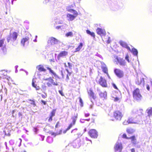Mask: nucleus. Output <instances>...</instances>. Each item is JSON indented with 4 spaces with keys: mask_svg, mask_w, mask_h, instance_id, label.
<instances>
[{
    "mask_svg": "<svg viewBox=\"0 0 152 152\" xmlns=\"http://www.w3.org/2000/svg\"><path fill=\"white\" fill-rule=\"evenodd\" d=\"M133 96L134 100L137 101H140L142 98V96L140 94V90L136 88L133 92Z\"/></svg>",
    "mask_w": 152,
    "mask_h": 152,
    "instance_id": "nucleus-1",
    "label": "nucleus"
},
{
    "mask_svg": "<svg viewBox=\"0 0 152 152\" xmlns=\"http://www.w3.org/2000/svg\"><path fill=\"white\" fill-rule=\"evenodd\" d=\"M26 36L23 38L21 41V44L23 46H27L29 43L30 39H31V35L29 33L26 34Z\"/></svg>",
    "mask_w": 152,
    "mask_h": 152,
    "instance_id": "nucleus-2",
    "label": "nucleus"
},
{
    "mask_svg": "<svg viewBox=\"0 0 152 152\" xmlns=\"http://www.w3.org/2000/svg\"><path fill=\"white\" fill-rule=\"evenodd\" d=\"M18 35V34L15 32L10 34V35L7 38V42H9L10 41L12 42L15 41L17 38Z\"/></svg>",
    "mask_w": 152,
    "mask_h": 152,
    "instance_id": "nucleus-3",
    "label": "nucleus"
},
{
    "mask_svg": "<svg viewBox=\"0 0 152 152\" xmlns=\"http://www.w3.org/2000/svg\"><path fill=\"white\" fill-rule=\"evenodd\" d=\"M129 139L131 140L132 143L135 147L140 148V145L138 144L139 142L137 141V139L135 136H133L129 137Z\"/></svg>",
    "mask_w": 152,
    "mask_h": 152,
    "instance_id": "nucleus-4",
    "label": "nucleus"
},
{
    "mask_svg": "<svg viewBox=\"0 0 152 152\" xmlns=\"http://www.w3.org/2000/svg\"><path fill=\"white\" fill-rule=\"evenodd\" d=\"M6 42L4 39H0V50H2L4 53H5L6 51Z\"/></svg>",
    "mask_w": 152,
    "mask_h": 152,
    "instance_id": "nucleus-5",
    "label": "nucleus"
},
{
    "mask_svg": "<svg viewBox=\"0 0 152 152\" xmlns=\"http://www.w3.org/2000/svg\"><path fill=\"white\" fill-rule=\"evenodd\" d=\"M115 150V151H118L119 152H121L123 148L122 143L119 140H118L114 146Z\"/></svg>",
    "mask_w": 152,
    "mask_h": 152,
    "instance_id": "nucleus-6",
    "label": "nucleus"
},
{
    "mask_svg": "<svg viewBox=\"0 0 152 152\" xmlns=\"http://www.w3.org/2000/svg\"><path fill=\"white\" fill-rule=\"evenodd\" d=\"M88 134L91 137L94 138H97L98 136L97 132L94 129L90 130L88 132Z\"/></svg>",
    "mask_w": 152,
    "mask_h": 152,
    "instance_id": "nucleus-7",
    "label": "nucleus"
},
{
    "mask_svg": "<svg viewBox=\"0 0 152 152\" xmlns=\"http://www.w3.org/2000/svg\"><path fill=\"white\" fill-rule=\"evenodd\" d=\"M114 72L119 78L122 77L124 76V73L123 71L119 69H115L114 70Z\"/></svg>",
    "mask_w": 152,
    "mask_h": 152,
    "instance_id": "nucleus-8",
    "label": "nucleus"
},
{
    "mask_svg": "<svg viewBox=\"0 0 152 152\" xmlns=\"http://www.w3.org/2000/svg\"><path fill=\"white\" fill-rule=\"evenodd\" d=\"M101 67L102 69L103 72L105 73H106L109 78H110L108 73V69L106 64L102 61L101 62Z\"/></svg>",
    "mask_w": 152,
    "mask_h": 152,
    "instance_id": "nucleus-9",
    "label": "nucleus"
},
{
    "mask_svg": "<svg viewBox=\"0 0 152 152\" xmlns=\"http://www.w3.org/2000/svg\"><path fill=\"white\" fill-rule=\"evenodd\" d=\"M114 116L115 118L118 120H121L123 116V114L119 111H116L114 113Z\"/></svg>",
    "mask_w": 152,
    "mask_h": 152,
    "instance_id": "nucleus-10",
    "label": "nucleus"
},
{
    "mask_svg": "<svg viewBox=\"0 0 152 152\" xmlns=\"http://www.w3.org/2000/svg\"><path fill=\"white\" fill-rule=\"evenodd\" d=\"M46 80H48L49 82H47L46 83L48 87H51L52 86V84L55 86H58V84L56 82L55 83L53 79L51 77L45 79Z\"/></svg>",
    "mask_w": 152,
    "mask_h": 152,
    "instance_id": "nucleus-11",
    "label": "nucleus"
},
{
    "mask_svg": "<svg viewBox=\"0 0 152 152\" xmlns=\"http://www.w3.org/2000/svg\"><path fill=\"white\" fill-rule=\"evenodd\" d=\"M98 82L99 84L103 87H107V84L106 81L104 78L102 77V76L100 77Z\"/></svg>",
    "mask_w": 152,
    "mask_h": 152,
    "instance_id": "nucleus-12",
    "label": "nucleus"
},
{
    "mask_svg": "<svg viewBox=\"0 0 152 152\" xmlns=\"http://www.w3.org/2000/svg\"><path fill=\"white\" fill-rule=\"evenodd\" d=\"M68 54V53L66 51L64 50L61 51L57 56V58L59 60L61 58H66Z\"/></svg>",
    "mask_w": 152,
    "mask_h": 152,
    "instance_id": "nucleus-13",
    "label": "nucleus"
},
{
    "mask_svg": "<svg viewBox=\"0 0 152 152\" xmlns=\"http://www.w3.org/2000/svg\"><path fill=\"white\" fill-rule=\"evenodd\" d=\"M58 42L59 41L57 39L54 37H51L49 39L48 43L51 45H53L58 43Z\"/></svg>",
    "mask_w": 152,
    "mask_h": 152,
    "instance_id": "nucleus-14",
    "label": "nucleus"
},
{
    "mask_svg": "<svg viewBox=\"0 0 152 152\" xmlns=\"http://www.w3.org/2000/svg\"><path fill=\"white\" fill-rule=\"evenodd\" d=\"M77 117V115L76 116L73 117L72 118V122L69 125L68 128L66 129L67 130H69L73 126L75 125Z\"/></svg>",
    "mask_w": 152,
    "mask_h": 152,
    "instance_id": "nucleus-15",
    "label": "nucleus"
},
{
    "mask_svg": "<svg viewBox=\"0 0 152 152\" xmlns=\"http://www.w3.org/2000/svg\"><path fill=\"white\" fill-rule=\"evenodd\" d=\"M123 4L122 3H119V4H115L113 6L112 10L114 11H116L118 10L122 7Z\"/></svg>",
    "mask_w": 152,
    "mask_h": 152,
    "instance_id": "nucleus-16",
    "label": "nucleus"
},
{
    "mask_svg": "<svg viewBox=\"0 0 152 152\" xmlns=\"http://www.w3.org/2000/svg\"><path fill=\"white\" fill-rule=\"evenodd\" d=\"M116 59L121 66L125 67L126 66V62L124 60L121 58L119 59L117 57L116 58Z\"/></svg>",
    "mask_w": 152,
    "mask_h": 152,
    "instance_id": "nucleus-17",
    "label": "nucleus"
},
{
    "mask_svg": "<svg viewBox=\"0 0 152 152\" xmlns=\"http://www.w3.org/2000/svg\"><path fill=\"white\" fill-rule=\"evenodd\" d=\"M119 43L123 47L127 48L129 50H131L130 47L128 45L126 42L122 41H121L119 42Z\"/></svg>",
    "mask_w": 152,
    "mask_h": 152,
    "instance_id": "nucleus-18",
    "label": "nucleus"
},
{
    "mask_svg": "<svg viewBox=\"0 0 152 152\" xmlns=\"http://www.w3.org/2000/svg\"><path fill=\"white\" fill-rule=\"evenodd\" d=\"M96 32L99 35H104L105 34V31L103 29L101 28H98L96 30Z\"/></svg>",
    "mask_w": 152,
    "mask_h": 152,
    "instance_id": "nucleus-19",
    "label": "nucleus"
},
{
    "mask_svg": "<svg viewBox=\"0 0 152 152\" xmlns=\"http://www.w3.org/2000/svg\"><path fill=\"white\" fill-rule=\"evenodd\" d=\"M88 94L90 97H91L93 99H95L96 97V96L94 94V93L90 89L88 91Z\"/></svg>",
    "mask_w": 152,
    "mask_h": 152,
    "instance_id": "nucleus-20",
    "label": "nucleus"
},
{
    "mask_svg": "<svg viewBox=\"0 0 152 152\" xmlns=\"http://www.w3.org/2000/svg\"><path fill=\"white\" fill-rule=\"evenodd\" d=\"M66 18H67V20L69 21H72L75 18L73 15L69 13L67 14L66 15Z\"/></svg>",
    "mask_w": 152,
    "mask_h": 152,
    "instance_id": "nucleus-21",
    "label": "nucleus"
},
{
    "mask_svg": "<svg viewBox=\"0 0 152 152\" xmlns=\"http://www.w3.org/2000/svg\"><path fill=\"white\" fill-rule=\"evenodd\" d=\"M72 145L75 148H78L80 147V145L79 143V141L76 140L72 143Z\"/></svg>",
    "mask_w": 152,
    "mask_h": 152,
    "instance_id": "nucleus-22",
    "label": "nucleus"
},
{
    "mask_svg": "<svg viewBox=\"0 0 152 152\" xmlns=\"http://www.w3.org/2000/svg\"><path fill=\"white\" fill-rule=\"evenodd\" d=\"M142 109H140L137 110L136 109H134L132 111V113H133L137 114L139 115H140L142 114Z\"/></svg>",
    "mask_w": 152,
    "mask_h": 152,
    "instance_id": "nucleus-23",
    "label": "nucleus"
},
{
    "mask_svg": "<svg viewBox=\"0 0 152 152\" xmlns=\"http://www.w3.org/2000/svg\"><path fill=\"white\" fill-rule=\"evenodd\" d=\"M37 68L40 72H44L46 71L45 69H44V67L42 65H40L37 66Z\"/></svg>",
    "mask_w": 152,
    "mask_h": 152,
    "instance_id": "nucleus-24",
    "label": "nucleus"
},
{
    "mask_svg": "<svg viewBox=\"0 0 152 152\" xmlns=\"http://www.w3.org/2000/svg\"><path fill=\"white\" fill-rule=\"evenodd\" d=\"M34 80L35 79L34 78L33 79L32 81V86L33 87L35 88L36 90H39L40 88V87L39 86H37V84H35V82L36 81L35 80L34 81Z\"/></svg>",
    "mask_w": 152,
    "mask_h": 152,
    "instance_id": "nucleus-25",
    "label": "nucleus"
},
{
    "mask_svg": "<svg viewBox=\"0 0 152 152\" xmlns=\"http://www.w3.org/2000/svg\"><path fill=\"white\" fill-rule=\"evenodd\" d=\"M129 122L130 124H139V123H138L137 121H135L134 120V118L132 117H129L128 118Z\"/></svg>",
    "mask_w": 152,
    "mask_h": 152,
    "instance_id": "nucleus-26",
    "label": "nucleus"
},
{
    "mask_svg": "<svg viewBox=\"0 0 152 152\" xmlns=\"http://www.w3.org/2000/svg\"><path fill=\"white\" fill-rule=\"evenodd\" d=\"M99 95L100 97L105 99L107 96V93L105 91L101 92L99 93Z\"/></svg>",
    "mask_w": 152,
    "mask_h": 152,
    "instance_id": "nucleus-27",
    "label": "nucleus"
},
{
    "mask_svg": "<svg viewBox=\"0 0 152 152\" xmlns=\"http://www.w3.org/2000/svg\"><path fill=\"white\" fill-rule=\"evenodd\" d=\"M68 11L70 12L73 13V16L75 18L78 15L77 12L75 10L72 9H70L68 10Z\"/></svg>",
    "mask_w": 152,
    "mask_h": 152,
    "instance_id": "nucleus-28",
    "label": "nucleus"
},
{
    "mask_svg": "<svg viewBox=\"0 0 152 152\" xmlns=\"http://www.w3.org/2000/svg\"><path fill=\"white\" fill-rule=\"evenodd\" d=\"M146 112L148 114V115L149 117L152 115V108L149 107L146 110Z\"/></svg>",
    "mask_w": 152,
    "mask_h": 152,
    "instance_id": "nucleus-29",
    "label": "nucleus"
},
{
    "mask_svg": "<svg viewBox=\"0 0 152 152\" xmlns=\"http://www.w3.org/2000/svg\"><path fill=\"white\" fill-rule=\"evenodd\" d=\"M83 46V43L80 42L78 47L75 49V52H76L79 51L82 48Z\"/></svg>",
    "mask_w": 152,
    "mask_h": 152,
    "instance_id": "nucleus-30",
    "label": "nucleus"
},
{
    "mask_svg": "<svg viewBox=\"0 0 152 152\" xmlns=\"http://www.w3.org/2000/svg\"><path fill=\"white\" fill-rule=\"evenodd\" d=\"M131 52L134 56H137L138 51L136 49L134 48H132V50Z\"/></svg>",
    "mask_w": 152,
    "mask_h": 152,
    "instance_id": "nucleus-31",
    "label": "nucleus"
},
{
    "mask_svg": "<svg viewBox=\"0 0 152 152\" xmlns=\"http://www.w3.org/2000/svg\"><path fill=\"white\" fill-rule=\"evenodd\" d=\"M66 69L68 73V74L66 75V81L68 82L69 79V76H70L71 75V73L67 69Z\"/></svg>",
    "mask_w": 152,
    "mask_h": 152,
    "instance_id": "nucleus-32",
    "label": "nucleus"
},
{
    "mask_svg": "<svg viewBox=\"0 0 152 152\" xmlns=\"http://www.w3.org/2000/svg\"><path fill=\"white\" fill-rule=\"evenodd\" d=\"M86 32L87 34L90 35L94 38L95 37V35L94 32H91L89 30H87L86 31Z\"/></svg>",
    "mask_w": 152,
    "mask_h": 152,
    "instance_id": "nucleus-33",
    "label": "nucleus"
},
{
    "mask_svg": "<svg viewBox=\"0 0 152 152\" xmlns=\"http://www.w3.org/2000/svg\"><path fill=\"white\" fill-rule=\"evenodd\" d=\"M65 36L67 37H72L73 36V33L71 32H69L65 34Z\"/></svg>",
    "mask_w": 152,
    "mask_h": 152,
    "instance_id": "nucleus-34",
    "label": "nucleus"
},
{
    "mask_svg": "<svg viewBox=\"0 0 152 152\" xmlns=\"http://www.w3.org/2000/svg\"><path fill=\"white\" fill-rule=\"evenodd\" d=\"M47 69L49 71V72L50 73L52 74V75L54 76H56V75L55 72H54L49 67H48Z\"/></svg>",
    "mask_w": 152,
    "mask_h": 152,
    "instance_id": "nucleus-35",
    "label": "nucleus"
},
{
    "mask_svg": "<svg viewBox=\"0 0 152 152\" xmlns=\"http://www.w3.org/2000/svg\"><path fill=\"white\" fill-rule=\"evenodd\" d=\"M136 83L138 85L142 84L143 85H144V81L143 78H142L140 79V82H136Z\"/></svg>",
    "mask_w": 152,
    "mask_h": 152,
    "instance_id": "nucleus-36",
    "label": "nucleus"
},
{
    "mask_svg": "<svg viewBox=\"0 0 152 152\" xmlns=\"http://www.w3.org/2000/svg\"><path fill=\"white\" fill-rule=\"evenodd\" d=\"M126 131L127 133L129 134H132L134 132V130L132 128L127 129Z\"/></svg>",
    "mask_w": 152,
    "mask_h": 152,
    "instance_id": "nucleus-37",
    "label": "nucleus"
},
{
    "mask_svg": "<svg viewBox=\"0 0 152 152\" xmlns=\"http://www.w3.org/2000/svg\"><path fill=\"white\" fill-rule=\"evenodd\" d=\"M47 141L49 143H51L53 141V139L50 137H48L47 139Z\"/></svg>",
    "mask_w": 152,
    "mask_h": 152,
    "instance_id": "nucleus-38",
    "label": "nucleus"
},
{
    "mask_svg": "<svg viewBox=\"0 0 152 152\" xmlns=\"http://www.w3.org/2000/svg\"><path fill=\"white\" fill-rule=\"evenodd\" d=\"M56 110L53 109V110L50 115V116L53 117L55 115V113H56Z\"/></svg>",
    "mask_w": 152,
    "mask_h": 152,
    "instance_id": "nucleus-39",
    "label": "nucleus"
},
{
    "mask_svg": "<svg viewBox=\"0 0 152 152\" xmlns=\"http://www.w3.org/2000/svg\"><path fill=\"white\" fill-rule=\"evenodd\" d=\"M28 100L31 101V102L30 103L31 104L33 105V107H34L36 106V104H35L34 101L31 100V99H29Z\"/></svg>",
    "mask_w": 152,
    "mask_h": 152,
    "instance_id": "nucleus-40",
    "label": "nucleus"
},
{
    "mask_svg": "<svg viewBox=\"0 0 152 152\" xmlns=\"http://www.w3.org/2000/svg\"><path fill=\"white\" fill-rule=\"evenodd\" d=\"M56 28L57 29H61L63 28H64V26H60L56 27Z\"/></svg>",
    "mask_w": 152,
    "mask_h": 152,
    "instance_id": "nucleus-41",
    "label": "nucleus"
},
{
    "mask_svg": "<svg viewBox=\"0 0 152 152\" xmlns=\"http://www.w3.org/2000/svg\"><path fill=\"white\" fill-rule=\"evenodd\" d=\"M129 120L128 119L126 121L125 120L123 122V124L124 125H126L129 124Z\"/></svg>",
    "mask_w": 152,
    "mask_h": 152,
    "instance_id": "nucleus-42",
    "label": "nucleus"
},
{
    "mask_svg": "<svg viewBox=\"0 0 152 152\" xmlns=\"http://www.w3.org/2000/svg\"><path fill=\"white\" fill-rule=\"evenodd\" d=\"M129 55L127 54V55H126V56L125 57V59L126 60H127L128 62L129 63L130 62V61H129Z\"/></svg>",
    "mask_w": 152,
    "mask_h": 152,
    "instance_id": "nucleus-43",
    "label": "nucleus"
},
{
    "mask_svg": "<svg viewBox=\"0 0 152 152\" xmlns=\"http://www.w3.org/2000/svg\"><path fill=\"white\" fill-rule=\"evenodd\" d=\"M40 137L39 139L42 141H43L44 140V139L45 138V136H44L40 135Z\"/></svg>",
    "mask_w": 152,
    "mask_h": 152,
    "instance_id": "nucleus-44",
    "label": "nucleus"
},
{
    "mask_svg": "<svg viewBox=\"0 0 152 152\" xmlns=\"http://www.w3.org/2000/svg\"><path fill=\"white\" fill-rule=\"evenodd\" d=\"M6 73V72L4 70L0 71V74L1 75H5Z\"/></svg>",
    "mask_w": 152,
    "mask_h": 152,
    "instance_id": "nucleus-45",
    "label": "nucleus"
},
{
    "mask_svg": "<svg viewBox=\"0 0 152 152\" xmlns=\"http://www.w3.org/2000/svg\"><path fill=\"white\" fill-rule=\"evenodd\" d=\"M68 64L69 68H70V69H72V64L68 62Z\"/></svg>",
    "mask_w": 152,
    "mask_h": 152,
    "instance_id": "nucleus-46",
    "label": "nucleus"
},
{
    "mask_svg": "<svg viewBox=\"0 0 152 152\" xmlns=\"http://www.w3.org/2000/svg\"><path fill=\"white\" fill-rule=\"evenodd\" d=\"M58 92L59 94L62 96H64V93L61 90H59Z\"/></svg>",
    "mask_w": 152,
    "mask_h": 152,
    "instance_id": "nucleus-47",
    "label": "nucleus"
},
{
    "mask_svg": "<svg viewBox=\"0 0 152 152\" xmlns=\"http://www.w3.org/2000/svg\"><path fill=\"white\" fill-rule=\"evenodd\" d=\"M122 137L123 138H125L126 139H129V137H126V134H124L123 135H122Z\"/></svg>",
    "mask_w": 152,
    "mask_h": 152,
    "instance_id": "nucleus-48",
    "label": "nucleus"
},
{
    "mask_svg": "<svg viewBox=\"0 0 152 152\" xmlns=\"http://www.w3.org/2000/svg\"><path fill=\"white\" fill-rule=\"evenodd\" d=\"M77 128H75V129L72 130L71 131V133H76V132L77 130Z\"/></svg>",
    "mask_w": 152,
    "mask_h": 152,
    "instance_id": "nucleus-49",
    "label": "nucleus"
},
{
    "mask_svg": "<svg viewBox=\"0 0 152 152\" xmlns=\"http://www.w3.org/2000/svg\"><path fill=\"white\" fill-rule=\"evenodd\" d=\"M108 39L107 40V44H109L111 42V40H110V38L109 37L108 38Z\"/></svg>",
    "mask_w": 152,
    "mask_h": 152,
    "instance_id": "nucleus-50",
    "label": "nucleus"
},
{
    "mask_svg": "<svg viewBox=\"0 0 152 152\" xmlns=\"http://www.w3.org/2000/svg\"><path fill=\"white\" fill-rule=\"evenodd\" d=\"M85 140L86 141H89V142H91V143L92 142H91V141L90 140H89L87 137H85Z\"/></svg>",
    "mask_w": 152,
    "mask_h": 152,
    "instance_id": "nucleus-51",
    "label": "nucleus"
},
{
    "mask_svg": "<svg viewBox=\"0 0 152 152\" xmlns=\"http://www.w3.org/2000/svg\"><path fill=\"white\" fill-rule=\"evenodd\" d=\"M95 56H97L99 57L100 58H102V56L100 55L99 54H98V53H97L96 54Z\"/></svg>",
    "mask_w": 152,
    "mask_h": 152,
    "instance_id": "nucleus-52",
    "label": "nucleus"
},
{
    "mask_svg": "<svg viewBox=\"0 0 152 152\" xmlns=\"http://www.w3.org/2000/svg\"><path fill=\"white\" fill-rule=\"evenodd\" d=\"M52 118L53 117L50 116L48 120L49 122H50L52 121L53 120Z\"/></svg>",
    "mask_w": 152,
    "mask_h": 152,
    "instance_id": "nucleus-53",
    "label": "nucleus"
},
{
    "mask_svg": "<svg viewBox=\"0 0 152 152\" xmlns=\"http://www.w3.org/2000/svg\"><path fill=\"white\" fill-rule=\"evenodd\" d=\"M38 130L37 128H34V131L36 133H37V132Z\"/></svg>",
    "mask_w": 152,
    "mask_h": 152,
    "instance_id": "nucleus-54",
    "label": "nucleus"
},
{
    "mask_svg": "<svg viewBox=\"0 0 152 152\" xmlns=\"http://www.w3.org/2000/svg\"><path fill=\"white\" fill-rule=\"evenodd\" d=\"M80 102L81 104V106H83V102L82 99L81 98H80Z\"/></svg>",
    "mask_w": 152,
    "mask_h": 152,
    "instance_id": "nucleus-55",
    "label": "nucleus"
},
{
    "mask_svg": "<svg viewBox=\"0 0 152 152\" xmlns=\"http://www.w3.org/2000/svg\"><path fill=\"white\" fill-rule=\"evenodd\" d=\"M19 140L20 141V143L18 145V146L19 147H20L21 145V142H22V140H21V139L19 138Z\"/></svg>",
    "mask_w": 152,
    "mask_h": 152,
    "instance_id": "nucleus-56",
    "label": "nucleus"
},
{
    "mask_svg": "<svg viewBox=\"0 0 152 152\" xmlns=\"http://www.w3.org/2000/svg\"><path fill=\"white\" fill-rule=\"evenodd\" d=\"M42 98L45 99V98H46V97H47V94H45V95L42 94Z\"/></svg>",
    "mask_w": 152,
    "mask_h": 152,
    "instance_id": "nucleus-57",
    "label": "nucleus"
},
{
    "mask_svg": "<svg viewBox=\"0 0 152 152\" xmlns=\"http://www.w3.org/2000/svg\"><path fill=\"white\" fill-rule=\"evenodd\" d=\"M146 88L148 91H150V87L148 85H146Z\"/></svg>",
    "mask_w": 152,
    "mask_h": 152,
    "instance_id": "nucleus-58",
    "label": "nucleus"
},
{
    "mask_svg": "<svg viewBox=\"0 0 152 152\" xmlns=\"http://www.w3.org/2000/svg\"><path fill=\"white\" fill-rule=\"evenodd\" d=\"M41 102H42L43 103L44 105H46V102L43 100H41Z\"/></svg>",
    "mask_w": 152,
    "mask_h": 152,
    "instance_id": "nucleus-59",
    "label": "nucleus"
},
{
    "mask_svg": "<svg viewBox=\"0 0 152 152\" xmlns=\"http://www.w3.org/2000/svg\"><path fill=\"white\" fill-rule=\"evenodd\" d=\"M90 115V114L89 113H85V117H88Z\"/></svg>",
    "mask_w": 152,
    "mask_h": 152,
    "instance_id": "nucleus-60",
    "label": "nucleus"
},
{
    "mask_svg": "<svg viewBox=\"0 0 152 152\" xmlns=\"http://www.w3.org/2000/svg\"><path fill=\"white\" fill-rule=\"evenodd\" d=\"M113 87L117 89V87L116 85L115 84H113Z\"/></svg>",
    "mask_w": 152,
    "mask_h": 152,
    "instance_id": "nucleus-61",
    "label": "nucleus"
},
{
    "mask_svg": "<svg viewBox=\"0 0 152 152\" xmlns=\"http://www.w3.org/2000/svg\"><path fill=\"white\" fill-rule=\"evenodd\" d=\"M131 152H135L134 148H132L131 149Z\"/></svg>",
    "mask_w": 152,
    "mask_h": 152,
    "instance_id": "nucleus-62",
    "label": "nucleus"
},
{
    "mask_svg": "<svg viewBox=\"0 0 152 152\" xmlns=\"http://www.w3.org/2000/svg\"><path fill=\"white\" fill-rule=\"evenodd\" d=\"M85 120L84 119H81L80 120V122H81V123H83L84 122V121H84Z\"/></svg>",
    "mask_w": 152,
    "mask_h": 152,
    "instance_id": "nucleus-63",
    "label": "nucleus"
},
{
    "mask_svg": "<svg viewBox=\"0 0 152 152\" xmlns=\"http://www.w3.org/2000/svg\"><path fill=\"white\" fill-rule=\"evenodd\" d=\"M52 135H54V136L55 137L56 136V134L54 132H52L51 134Z\"/></svg>",
    "mask_w": 152,
    "mask_h": 152,
    "instance_id": "nucleus-64",
    "label": "nucleus"
}]
</instances>
